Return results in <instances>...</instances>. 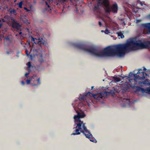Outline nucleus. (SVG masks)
<instances>
[{
    "instance_id": "f257e3e1",
    "label": "nucleus",
    "mask_w": 150,
    "mask_h": 150,
    "mask_svg": "<svg viewBox=\"0 0 150 150\" xmlns=\"http://www.w3.org/2000/svg\"><path fill=\"white\" fill-rule=\"evenodd\" d=\"M71 45L75 48L97 57L113 56L116 54L121 57L124 56L127 52L150 48V41L144 43L140 40H131L126 44L108 47L103 50H99L93 46H88L82 43H72Z\"/></svg>"
},
{
    "instance_id": "f03ea898",
    "label": "nucleus",
    "mask_w": 150,
    "mask_h": 150,
    "mask_svg": "<svg viewBox=\"0 0 150 150\" xmlns=\"http://www.w3.org/2000/svg\"><path fill=\"white\" fill-rule=\"evenodd\" d=\"M77 115L74 116L75 121V124L74 126H76L74 127L73 129H75V132L73 133L71 135H76L80 134L81 133H82L85 135L89 131L87 129L85 125L86 124L81 121L80 118H83L86 116V115L83 112H80L78 110L76 111Z\"/></svg>"
},
{
    "instance_id": "7ed1b4c3",
    "label": "nucleus",
    "mask_w": 150,
    "mask_h": 150,
    "mask_svg": "<svg viewBox=\"0 0 150 150\" xmlns=\"http://www.w3.org/2000/svg\"><path fill=\"white\" fill-rule=\"evenodd\" d=\"M137 73L136 74V77L134 79H130V78L127 77L126 80V82L127 83L130 85L131 86L133 85L132 88H134L136 87V89L135 92L138 95L140 94L139 93H143L145 92V90L143 88L139 86H135L137 84H141L142 82L141 81H143L145 78V77L147 76V74L142 71V69H139L138 70Z\"/></svg>"
},
{
    "instance_id": "20e7f679",
    "label": "nucleus",
    "mask_w": 150,
    "mask_h": 150,
    "mask_svg": "<svg viewBox=\"0 0 150 150\" xmlns=\"http://www.w3.org/2000/svg\"><path fill=\"white\" fill-rule=\"evenodd\" d=\"M98 5L103 6L106 13H109L111 11L114 13L117 12V4L116 3L114 4L110 7L108 0H99L98 2Z\"/></svg>"
},
{
    "instance_id": "39448f33",
    "label": "nucleus",
    "mask_w": 150,
    "mask_h": 150,
    "mask_svg": "<svg viewBox=\"0 0 150 150\" xmlns=\"http://www.w3.org/2000/svg\"><path fill=\"white\" fill-rule=\"evenodd\" d=\"M110 94H111L112 96H113L115 94L114 91H111L109 92L104 91L101 93H97L96 94L91 93L88 91L86 93L85 96L82 95L81 97L79 98V99L80 100L85 99L87 96L89 95L90 96H92L95 99L100 100L101 99H102L104 97L107 96V95Z\"/></svg>"
},
{
    "instance_id": "423d86ee",
    "label": "nucleus",
    "mask_w": 150,
    "mask_h": 150,
    "mask_svg": "<svg viewBox=\"0 0 150 150\" xmlns=\"http://www.w3.org/2000/svg\"><path fill=\"white\" fill-rule=\"evenodd\" d=\"M123 104L122 106L123 107H129L133 106L134 102H131L130 100L128 99H123L122 100Z\"/></svg>"
},
{
    "instance_id": "0eeeda50",
    "label": "nucleus",
    "mask_w": 150,
    "mask_h": 150,
    "mask_svg": "<svg viewBox=\"0 0 150 150\" xmlns=\"http://www.w3.org/2000/svg\"><path fill=\"white\" fill-rule=\"evenodd\" d=\"M84 135L86 138H88L91 141L94 143L97 142L96 140L93 137L92 135L89 131Z\"/></svg>"
},
{
    "instance_id": "6e6552de",
    "label": "nucleus",
    "mask_w": 150,
    "mask_h": 150,
    "mask_svg": "<svg viewBox=\"0 0 150 150\" xmlns=\"http://www.w3.org/2000/svg\"><path fill=\"white\" fill-rule=\"evenodd\" d=\"M141 27L147 29L148 30L146 33L150 34V23L141 24Z\"/></svg>"
},
{
    "instance_id": "1a4fd4ad",
    "label": "nucleus",
    "mask_w": 150,
    "mask_h": 150,
    "mask_svg": "<svg viewBox=\"0 0 150 150\" xmlns=\"http://www.w3.org/2000/svg\"><path fill=\"white\" fill-rule=\"evenodd\" d=\"M12 27L18 30H21V26L17 22L14 21L13 23Z\"/></svg>"
},
{
    "instance_id": "9d476101",
    "label": "nucleus",
    "mask_w": 150,
    "mask_h": 150,
    "mask_svg": "<svg viewBox=\"0 0 150 150\" xmlns=\"http://www.w3.org/2000/svg\"><path fill=\"white\" fill-rule=\"evenodd\" d=\"M129 77H127L126 76H120V77H122V79H124V78L125 77H126V79L125 80H126V79L127 78V77H129V78H130V79L131 78H130L131 77H132L133 76H134V78H135V77H136V74H133L132 73V72H130L129 74Z\"/></svg>"
},
{
    "instance_id": "9b49d317",
    "label": "nucleus",
    "mask_w": 150,
    "mask_h": 150,
    "mask_svg": "<svg viewBox=\"0 0 150 150\" xmlns=\"http://www.w3.org/2000/svg\"><path fill=\"white\" fill-rule=\"evenodd\" d=\"M37 76L36 75H34L31 78H30L29 79L27 80L26 81L27 84H30V81H32L33 79H34V78H35Z\"/></svg>"
},
{
    "instance_id": "f8f14e48",
    "label": "nucleus",
    "mask_w": 150,
    "mask_h": 150,
    "mask_svg": "<svg viewBox=\"0 0 150 150\" xmlns=\"http://www.w3.org/2000/svg\"><path fill=\"white\" fill-rule=\"evenodd\" d=\"M39 62L41 63L44 62L43 59L42 58V54H40L39 56Z\"/></svg>"
},
{
    "instance_id": "ddd939ff",
    "label": "nucleus",
    "mask_w": 150,
    "mask_h": 150,
    "mask_svg": "<svg viewBox=\"0 0 150 150\" xmlns=\"http://www.w3.org/2000/svg\"><path fill=\"white\" fill-rule=\"evenodd\" d=\"M70 0H58L57 4H63L65 2H67Z\"/></svg>"
},
{
    "instance_id": "4468645a",
    "label": "nucleus",
    "mask_w": 150,
    "mask_h": 150,
    "mask_svg": "<svg viewBox=\"0 0 150 150\" xmlns=\"http://www.w3.org/2000/svg\"><path fill=\"white\" fill-rule=\"evenodd\" d=\"M36 81L38 82V83L36 84L35 83H32L31 84L33 86H38V85H40L41 83L40 81V78H38L37 80Z\"/></svg>"
},
{
    "instance_id": "2eb2a0df",
    "label": "nucleus",
    "mask_w": 150,
    "mask_h": 150,
    "mask_svg": "<svg viewBox=\"0 0 150 150\" xmlns=\"http://www.w3.org/2000/svg\"><path fill=\"white\" fill-rule=\"evenodd\" d=\"M116 34H117V35L118 37H120L121 38H123L124 37V35L123 34V33L121 32L116 33Z\"/></svg>"
},
{
    "instance_id": "dca6fc26",
    "label": "nucleus",
    "mask_w": 150,
    "mask_h": 150,
    "mask_svg": "<svg viewBox=\"0 0 150 150\" xmlns=\"http://www.w3.org/2000/svg\"><path fill=\"white\" fill-rule=\"evenodd\" d=\"M38 40L39 41L38 42L37 44L41 46L43 42V41H42L41 40H43V39L42 38H39Z\"/></svg>"
},
{
    "instance_id": "f3484780",
    "label": "nucleus",
    "mask_w": 150,
    "mask_h": 150,
    "mask_svg": "<svg viewBox=\"0 0 150 150\" xmlns=\"http://www.w3.org/2000/svg\"><path fill=\"white\" fill-rule=\"evenodd\" d=\"M10 12L11 14H13L15 15H16L17 14L16 10L14 9H12L10 11Z\"/></svg>"
},
{
    "instance_id": "a211bd4d",
    "label": "nucleus",
    "mask_w": 150,
    "mask_h": 150,
    "mask_svg": "<svg viewBox=\"0 0 150 150\" xmlns=\"http://www.w3.org/2000/svg\"><path fill=\"white\" fill-rule=\"evenodd\" d=\"M114 79L116 82H118L121 81V79L117 77H114Z\"/></svg>"
},
{
    "instance_id": "6ab92c4d",
    "label": "nucleus",
    "mask_w": 150,
    "mask_h": 150,
    "mask_svg": "<svg viewBox=\"0 0 150 150\" xmlns=\"http://www.w3.org/2000/svg\"><path fill=\"white\" fill-rule=\"evenodd\" d=\"M23 2L22 1H21L18 4L19 7L20 8H22V5L23 4Z\"/></svg>"
},
{
    "instance_id": "aec40b11",
    "label": "nucleus",
    "mask_w": 150,
    "mask_h": 150,
    "mask_svg": "<svg viewBox=\"0 0 150 150\" xmlns=\"http://www.w3.org/2000/svg\"><path fill=\"white\" fill-rule=\"evenodd\" d=\"M42 45H44V46H46L47 47V46L48 45L47 42H45L44 41H43Z\"/></svg>"
},
{
    "instance_id": "412c9836",
    "label": "nucleus",
    "mask_w": 150,
    "mask_h": 150,
    "mask_svg": "<svg viewBox=\"0 0 150 150\" xmlns=\"http://www.w3.org/2000/svg\"><path fill=\"white\" fill-rule=\"evenodd\" d=\"M72 5H74L76 3L75 0H70Z\"/></svg>"
},
{
    "instance_id": "4be33fe9",
    "label": "nucleus",
    "mask_w": 150,
    "mask_h": 150,
    "mask_svg": "<svg viewBox=\"0 0 150 150\" xmlns=\"http://www.w3.org/2000/svg\"><path fill=\"white\" fill-rule=\"evenodd\" d=\"M4 39L6 41H9L10 39L8 36H6L4 38Z\"/></svg>"
},
{
    "instance_id": "5701e85b",
    "label": "nucleus",
    "mask_w": 150,
    "mask_h": 150,
    "mask_svg": "<svg viewBox=\"0 0 150 150\" xmlns=\"http://www.w3.org/2000/svg\"><path fill=\"white\" fill-rule=\"evenodd\" d=\"M27 65L28 66V68H30V67L31 66V64L30 62H28Z\"/></svg>"
},
{
    "instance_id": "b1692460",
    "label": "nucleus",
    "mask_w": 150,
    "mask_h": 150,
    "mask_svg": "<svg viewBox=\"0 0 150 150\" xmlns=\"http://www.w3.org/2000/svg\"><path fill=\"white\" fill-rule=\"evenodd\" d=\"M146 92L150 93V88H147L146 90Z\"/></svg>"
},
{
    "instance_id": "393cba45",
    "label": "nucleus",
    "mask_w": 150,
    "mask_h": 150,
    "mask_svg": "<svg viewBox=\"0 0 150 150\" xmlns=\"http://www.w3.org/2000/svg\"><path fill=\"white\" fill-rule=\"evenodd\" d=\"M105 33L106 34H108L110 33V32L108 31V30L107 29H106L105 30Z\"/></svg>"
},
{
    "instance_id": "a878e982",
    "label": "nucleus",
    "mask_w": 150,
    "mask_h": 150,
    "mask_svg": "<svg viewBox=\"0 0 150 150\" xmlns=\"http://www.w3.org/2000/svg\"><path fill=\"white\" fill-rule=\"evenodd\" d=\"M143 69L146 72H147V71H149V73L150 74V71L149 70H150V69H148V70H147V69L146 68H145L144 67Z\"/></svg>"
},
{
    "instance_id": "bb28decb",
    "label": "nucleus",
    "mask_w": 150,
    "mask_h": 150,
    "mask_svg": "<svg viewBox=\"0 0 150 150\" xmlns=\"http://www.w3.org/2000/svg\"><path fill=\"white\" fill-rule=\"evenodd\" d=\"M31 38H32V40L33 41H34V43H35V44H37V43H35V39H36V40H37V39H36V38H33V37H32V36H31Z\"/></svg>"
},
{
    "instance_id": "cd10ccee",
    "label": "nucleus",
    "mask_w": 150,
    "mask_h": 150,
    "mask_svg": "<svg viewBox=\"0 0 150 150\" xmlns=\"http://www.w3.org/2000/svg\"><path fill=\"white\" fill-rule=\"evenodd\" d=\"M24 9H25V10H26L27 11H30L31 10L30 8V9H28L27 8L25 7L24 8Z\"/></svg>"
},
{
    "instance_id": "c85d7f7f",
    "label": "nucleus",
    "mask_w": 150,
    "mask_h": 150,
    "mask_svg": "<svg viewBox=\"0 0 150 150\" xmlns=\"http://www.w3.org/2000/svg\"><path fill=\"white\" fill-rule=\"evenodd\" d=\"M45 2L46 5L49 8H50V6L48 5L47 2L46 1H45Z\"/></svg>"
},
{
    "instance_id": "c756f323",
    "label": "nucleus",
    "mask_w": 150,
    "mask_h": 150,
    "mask_svg": "<svg viewBox=\"0 0 150 150\" xmlns=\"http://www.w3.org/2000/svg\"><path fill=\"white\" fill-rule=\"evenodd\" d=\"M29 74V73H26L25 74V76L26 77H28V75Z\"/></svg>"
},
{
    "instance_id": "7c9ffc66",
    "label": "nucleus",
    "mask_w": 150,
    "mask_h": 150,
    "mask_svg": "<svg viewBox=\"0 0 150 150\" xmlns=\"http://www.w3.org/2000/svg\"><path fill=\"white\" fill-rule=\"evenodd\" d=\"M98 23H99V26L100 27H101V26H102V25L101 22L100 21H99Z\"/></svg>"
},
{
    "instance_id": "2f4dec72",
    "label": "nucleus",
    "mask_w": 150,
    "mask_h": 150,
    "mask_svg": "<svg viewBox=\"0 0 150 150\" xmlns=\"http://www.w3.org/2000/svg\"><path fill=\"white\" fill-rule=\"evenodd\" d=\"M21 83L23 85H24L25 84V82L23 81H21Z\"/></svg>"
},
{
    "instance_id": "473e14b6",
    "label": "nucleus",
    "mask_w": 150,
    "mask_h": 150,
    "mask_svg": "<svg viewBox=\"0 0 150 150\" xmlns=\"http://www.w3.org/2000/svg\"><path fill=\"white\" fill-rule=\"evenodd\" d=\"M33 3L35 4L36 3V1L35 0H34L33 1Z\"/></svg>"
},
{
    "instance_id": "72a5a7b5",
    "label": "nucleus",
    "mask_w": 150,
    "mask_h": 150,
    "mask_svg": "<svg viewBox=\"0 0 150 150\" xmlns=\"http://www.w3.org/2000/svg\"><path fill=\"white\" fill-rule=\"evenodd\" d=\"M28 50H26V51H25V52H26V54H27V55H28Z\"/></svg>"
},
{
    "instance_id": "f704fd0d",
    "label": "nucleus",
    "mask_w": 150,
    "mask_h": 150,
    "mask_svg": "<svg viewBox=\"0 0 150 150\" xmlns=\"http://www.w3.org/2000/svg\"><path fill=\"white\" fill-rule=\"evenodd\" d=\"M6 52L7 54L8 55H9V52L8 51H7Z\"/></svg>"
},
{
    "instance_id": "c9c22d12",
    "label": "nucleus",
    "mask_w": 150,
    "mask_h": 150,
    "mask_svg": "<svg viewBox=\"0 0 150 150\" xmlns=\"http://www.w3.org/2000/svg\"><path fill=\"white\" fill-rule=\"evenodd\" d=\"M140 4L141 5V6L143 5V4L141 2H140Z\"/></svg>"
},
{
    "instance_id": "e433bc0d",
    "label": "nucleus",
    "mask_w": 150,
    "mask_h": 150,
    "mask_svg": "<svg viewBox=\"0 0 150 150\" xmlns=\"http://www.w3.org/2000/svg\"><path fill=\"white\" fill-rule=\"evenodd\" d=\"M76 11L77 12H79V10L77 9V8H76Z\"/></svg>"
},
{
    "instance_id": "4c0bfd02",
    "label": "nucleus",
    "mask_w": 150,
    "mask_h": 150,
    "mask_svg": "<svg viewBox=\"0 0 150 150\" xmlns=\"http://www.w3.org/2000/svg\"><path fill=\"white\" fill-rule=\"evenodd\" d=\"M28 45H29L30 47H31V45L30 44V42H28Z\"/></svg>"
},
{
    "instance_id": "58836bf2",
    "label": "nucleus",
    "mask_w": 150,
    "mask_h": 150,
    "mask_svg": "<svg viewBox=\"0 0 150 150\" xmlns=\"http://www.w3.org/2000/svg\"><path fill=\"white\" fill-rule=\"evenodd\" d=\"M101 32H102V33H103V32H104V30H102L101 31Z\"/></svg>"
},
{
    "instance_id": "ea45409f",
    "label": "nucleus",
    "mask_w": 150,
    "mask_h": 150,
    "mask_svg": "<svg viewBox=\"0 0 150 150\" xmlns=\"http://www.w3.org/2000/svg\"><path fill=\"white\" fill-rule=\"evenodd\" d=\"M22 34V32H20V33H19V34Z\"/></svg>"
},
{
    "instance_id": "a19ab883",
    "label": "nucleus",
    "mask_w": 150,
    "mask_h": 150,
    "mask_svg": "<svg viewBox=\"0 0 150 150\" xmlns=\"http://www.w3.org/2000/svg\"><path fill=\"white\" fill-rule=\"evenodd\" d=\"M93 88V86H92L91 87V89H92Z\"/></svg>"
},
{
    "instance_id": "79ce46f5",
    "label": "nucleus",
    "mask_w": 150,
    "mask_h": 150,
    "mask_svg": "<svg viewBox=\"0 0 150 150\" xmlns=\"http://www.w3.org/2000/svg\"><path fill=\"white\" fill-rule=\"evenodd\" d=\"M148 17L149 18V19H150V15Z\"/></svg>"
},
{
    "instance_id": "37998d69",
    "label": "nucleus",
    "mask_w": 150,
    "mask_h": 150,
    "mask_svg": "<svg viewBox=\"0 0 150 150\" xmlns=\"http://www.w3.org/2000/svg\"><path fill=\"white\" fill-rule=\"evenodd\" d=\"M88 106H89V105H90V104L89 103V104H88Z\"/></svg>"
},
{
    "instance_id": "c03bdc74",
    "label": "nucleus",
    "mask_w": 150,
    "mask_h": 150,
    "mask_svg": "<svg viewBox=\"0 0 150 150\" xmlns=\"http://www.w3.org/2000/svg\"><path fill=\"white\" fill-rule=\"evenodd\" d=\"M1 20L0 19V22H1Z\"/></svg>"
},
{
    "instance_id": "a18cd8bd",
    "label": "nucleus",
    "mask_w": 150,
    "mask_h": 150,
    "mask_svg": "<svg viewBox=\"0 0 150 150\" xmlns=\"http://www.w3.org/2000/svg\"><path fill=\"white\" fill-rule=\"evenodd\" d=\"M36 80H35V79H34V81H35Z\"/></svg>"
},
{
    "instance_id": "49530a36",
    "label": "nucleus",
    "mask_w": 150,
    "mask_h": 150,
    "mask_svg": "<svg viewBox=\"0 0 150 150\" xmlns=\"http://www.w3.org/2000/svg\"><path fill=\"white\" fill-rule=\"evenodd\" d=\"M25 45H26L27 44V43H25Z\"/></svg>"
},
{
    "instance_id": "de8ad7c7",
    "label": "nucleus",
    "mask_w": 150,
    "mask_h": 150,
    "mask_svg": "<svg viewBox=\"0 0 150 150\" xmlns=\"http://www.w3.org/2000/svg\"><path fill=\"white\" fill-rule=\"evenodd\" d=\"M21 44L22 45V42H21Z\"/></svg>"
},
{
    "instance_id": "09e8293b",
    "label": "nucleus",
    "mask_w": 150,
    "mask_h": 150,
    "mask_svg": "<svg viewBox=\"0 0 150 150\" xmlns=\"http://www.w3.org/2000/svg\"><path fill=\"white\" fill-rule=\"evenodd\" d=\"M1 9V6H0V10Z\"/></svg>"
},
{
    "instance_id": "8fccbe9b",
    "label": "nucleus",
    "mask_w": 150,
    "mask_h": 150,
    "mask_svg": "<svg viewBox=\"0 0 150 150\" xmlns=\"http://www.w3.org/2000/svg\"><path fill=\"white\" fill-rule=\"evenodd\" d=\"M76 4L75 5V6H76Z\"/></svg>"
},
{
    "instance_id": "3c124183",
    "label": "nucleus",
    "mask_w": 150,
    "mask_h": 150,
    "mask_svg": "<svg viewBox=\"0 0 150 150\" xmlns=\"http://www.w3.org/2000/svg\"><path fill=\"white\" fill-rule=\"evenodd\" d=\"M43 0V1H45V0Z\"/></svg>"
},
{
    "instance_id": "603ef678",
    "label": "nucleus",
    "mask_w": 150,
    "mask_h": 150,
    "mask_svg": "<svg viewBox=\"0 0 150 150\" xmlns=\"http://www.w3.org/2000/svg\"><path fill=\"white\" fill-rule=\"evenodd\" d=\"M149 71H150V70H149Z\"/></svg>"
}]
</instances>
